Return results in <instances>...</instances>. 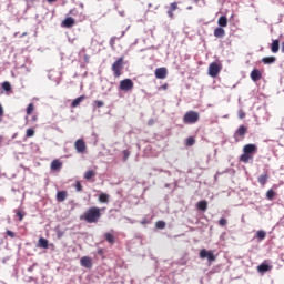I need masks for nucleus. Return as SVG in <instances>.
<instances>
[{"instance_id": "f257e3e1", "label": "nucleus", "mask_w": 284, "mask_h": 284, "mask_svg": "<svg viewBox=\"0 0 284 284\" xmlns=\"http://www.w3.org/2000/svg\"><path fill=\"white\" fill-rule=\"evenodd\" d=\"M80 219L81 221H85V223H99V220L101 219V209L97 206L89 207Z\"/></svg>"}, {"instance_id": "f03ea898", "label": "nucleus", "mask_w": 284, "mask_h": 284, "mask_svg": "<svg viewBox=\"0 0 284 284\" xmlns=\"http://www.w3.org/2000/svg\"><path fill=\"white\" fill-rule=\"evenodd\" d=\"M243 154L240 156V161L242 163H250V161L254 160V154H256V152H258V146H256V144H245L243 146Z\"/></svg>"}, {"instance_id": "7ed1b4c3", "label": "nucleus", "mask_w": 284, "mask_h": 284, "mask_svg": "<svg viewBox=\"0 0 284 284\" xmlns=\"http://www.w3.org/2000/svg\"><path fill=\"white\" fill-rule=\"evenodd\" d=\"M199 119L201 115L196 111H187L183 116V123L186 125H192L194 123H199Z\"/></svg>"}, {"instance_id": "20e7f679", "label": "nucleus", "mask_w": 284, "mask_h": 284, "mask_svg": "<svg viewBox=\"0 0 284 284\" xmlns=\"http://www.w3.org/2000/svg\"><path fill=\"white\" fill-rule=\"evenodd\" d=\"M125 58L120 57L115 62H113L111 70L113 72V75L115 79H119L121 77V70H123V61Z\"/></svg>"}, {"instance_id": "39448f33", "label": "nucleus", "mask_w": 284, "mask_h": 284, "mask_svg": "<svg viewBox=\"0 0 284 284\" xmlns=\"http://www.w3.org/2000/svg\"><path fill=\"white\" fill-rule=\"evenodd\" d=\"M222 65L217 62H212L210 65H209V71H207V74L209 77H212L213 79L219 77V74H221V70H222Z\"/></svg>"}, {"instance_id": "423d86ee", "label": "nucleus", "mask_w": 284, "mask_h": 284, "mask_svg": "<svg viewBox=\"0 0 284 284\" xmlns=\"http://www.w3.org/2000/svg\"><path fill=\"white\" fill-rule=\"evenodd\" d=\"M119 89L123 92H130L131 90H134V82L132 79H124L120 81Z\"/></svg>"}, {"instance_id": "0eeeda50", "label": "nucleus", "mask_w": 284, "mask_h": 284, "mask_svg": "<svg viewBox=\"0 0 284 284\" xmlns=\"http://www.w3.org/2000/svg\"><path fill=\"white\" fill-rule=\"evenodd\" d=\"M200 258H207L209 263H214L216 261V256H214V252L202 248L200 251Z\"/></svg>"}, {"instance_id": "6e6552de", "label": "nucleus", "mask_w": 284, "mask_h": 284, "mask_svg": "<svg viewBox=\"0 0 284 284\" xmlns=\"http://www.w3.org/2000/svg\"><path fill=\"white\" fill-rule=\"evenodd\" d=\"M74 148L79 154H85V151L88 150V145H85V141L83 139L77 140Z\"/></svg>"}, {"instance_id": "1a4fd4ad", "label": "nucleus", "mask_w": 284, "mask_h": 284, "mask_svg": "<svg viewBox=\"0 0 284 284\" xmlns=\"http://www.w3.org/2000/svg\"><path fill=\"white\" fill-rule=\"evenodd\" d=\"M245 134H247V126L245 125H240L239 129L234 133V139L235 141H239V136L241 139H244Z\"/></svg>"}, {"instance_id": "9d476101", "label": "nucleus", "mask_w": 284, "mask_h": 284, "mask_svg": "<svg viewBox=\"0 0 284 284\" xmlns=\"http://www.w3.org/2000/svg\"><path fill=\"white\" fill-rule=\"evenodd\" d=\"M80 265H81V267H85L87 270H92V265H93L92 257H90V256L81 257Z\"/></svg>"}, {"instance_id": "9b49d317", "label": "nucleus", "mask_w": 284, "mask_h": 284, "mask_svg": "<svg viewBox=\"0 0 284 284\" xmlns=\"http://www.w3.org/2000/svg\"><path fill=\"white\" fill-rule=\"evenodd\" d=\"M250 77L251 80L254 81V83H256L257 81H261V79H263V73L258 69H254L253 71H251Z\"/></svg>"}, {"instance_id": "f8f14e48", "label": "nucleus", "mask_w": 284, "mask_h": 284, "mask_svg": "<svg viewBox=\"0 0 284 284\" xmlns=\"http://www.w3.org/2000/svg\"><path fill=\"white\" fill-rule=\"evenodd\" d=\"M77 21L74 20V18L72 17H68L65 18L62 22H61V27L62 28H74Z\"/></svg>"}, {"instance_id": "ddd939ff", "label": "nucleus", "mask_w": 284, "mask_h": 284, "mask_svg": "<svg viewBox=\"0 0 284 284\" xmlns=\"http://www.w3.org/2000/svg\"><path fill=\"white\" fill-rule=\"evenodd\" d=\"M156 79H165L168 77V69L165 67L155 69Z\"/></svg>"}, {"instance_id": "4468645a", "label": "nucleus", "mask_w": 284, "mask_h": 284, "mask_svg": "<svg viewBox=\"0 0 284 284\" xmlns=\"http://www.w3.org/2000/svg\"><path fill=\"white\" fill-rule=\"evenodd\" d=\"M53 172H59L63 168V162H60L58 159L53 160L50 165Z\"/></svg>"}, {"instance_id": "2eb2a0df", "label": "nucleus", "mask_w": 284, "mask_h": 284, "mask_svg": "<svg viewBox=\"0 0 284 284\" xmlns=\"http://www.w3.org/2000/svg\"><path fill=\"white\" fill-rule=\"evenodd\" d=\"M58 203H63L68 199V191H59L55 195Z\"/></svg>"}, {"instance_id": "dca6fc26", "label": "nucleus", "mask_w": 284, "mask_h": 284, "mask_svg": "<svg viewBox=\"0 0 284 284\" xmlns=\"http://www.w3.org/2000/svg\"><path fill=\"white\" fill-rule=\"evenodd\" d=\"M214 37H216V39H223V37H225V29L221 27L215 28Z\"/></svg>"}, {"instance_id": "f3484780", "label": "nucleus", "mask_w": 284, "mask_h": 284, "mask_svg": "<svg viewBox=\"0 0 284 284\" xmlns=\"http://www.w3.org/2000/svg\"><path fill=\"white\" fill-rule=\"evenodd\" d=\"M83 101H85V95H80L79 98L72 101L71 108H78V105H81Z\"/></svg>"}, {"instance_id": "a211bd4d", "label": "nucleus", "mask_w": 284, "mask_h": 284, "mask_svg": "<svg viewBox=\"0 0 284 284\" xmlns=\"http://www.w3.org/2000/svg\"><path fill=\"white\" fill-rule=\"evenodd\" d=\"M38 247H42L43 250H48L49 242L45 240V237H40L38 241Z\"/></svg>"}, {"instance_id": "6ab92c4d", "label": "nucleus", "mask_w": 284, "mask_h": 284, "mask_svg": "<svg viewBox=\"0 0 284 284\" xmlns=\"http://www.w3.org/2000/svg\"><path fill=\"white\" fill-rule=\"evenodd\" d=\"M272 270V266L270 264L262 263L257 266V272L264 273V272H270Z\"/></svg>"}, {"instance_id": "aec40b11", "label": "nucleus", "mask_w": 284, "mask_h": 284, "mask_svg": "<svg viewBox=\"0 0 284 284\" xmlns=\"http://www.w3.org/2000/svg\"><path fill=\"white\" fill-rule=\"evenodd\" d=\"M220 28H227V17L221 16L217 20Z\"/></svg>"}, {"instance_id": "412c9836", "label": "nucleus", "mask_w": 284, "mask_h": 284, "mask_svg": "<svg viewBox=\"0 0 284 284\" xmlns=\"http://www.w3.org/2000/svg\"><path fill=\"white\" fill-rule=\"evenodd\" d=\"M280 44H281V41L278 40H274L271 44V51L276 54V52H278L280 50Z\"/></svg>"}, {"instance_id": "4be33fe9", "label": "nucleus", "mask_w": 284, "mask_h": 284, "mask_svg": "<svg viewBox=\"0 0 284 284\" xmlns=\"http://www.w3.org/2000/svg\"><path fill=\"white\" fill-rule=\"evenodd\" d=\"M262 63L265 65H271V63H276V57H265L262 59Z\"/></svg>"}, {"instance_id": "5701e85b", "label": "nucleus", "mask_w": 284, "mask_h": 284, "mask_svg": "<svg viewBox=\"0 0 284 284\" xmlns=\"http://www.w3.org/2000/svg\"><path fill=\"white\" fill-rule=\"evenodd\" d=\"M196 207L200 212H205V210H207V201L203 200L197 202Z\"/></svg>"}, {"instance_id": "b1692460", "label": "nucleus", "mask_w": 284, "mask_h": 284, "mask_svg": "<svg viewBox=\"0 0 284 284\" xmlns=\"http://www.w3.org/2000/svg\"><path fill=\"white\" fill-rule=\"evenodd\" d=\"M99 202L100 203H110V195L106 193L99 194Z\"/></svg>"}, {"instance_id": "393cba45", "label": "nucleus", "mask_w": 284, "mask_h": 284, "mask_svg": "<svg viewBox=\"0 0 284 284\" xmlns=\"http://www.w3.org/2000/svg\"><path fill=\"white\" fill-rule=\"evenodd\" d=\"M94 176H97V172H94V170H89L84 173V179L87 181H90L91 179H94Z\"/></svg>"}, {"instance_id": "a878e982", "label": "nucleus", "mask_w": 284, "mask_h": 284, "mask_svg": "<svg viewBox=\"0 0 284 284\" xmlns=\"http://www.w3.org/2000/svg\"><path fill=\"white\" fill-rule=\"evenodd\" d=\"M268 175L267 173H263L258 176L257 181L261 185H265L267 183Z\"/></svg>"}, {"instance_id": "bb28decb", "label": "nucleus", "mask_w": 284, "mask_h": 284, "mask_svg": "<svg viewBox=\"0 0 284 284\" xmlns=\"http://www.w3.org/2000/svg\"><path fill=\"white\" fill-rule=\"evenodd\" d=\"M276 196V192L274 191V190H268L267 192H266V199L268 200V201H274V197Z\"/></svg>"}, {"instance_id": "cd10ccee", "label": "nucleus", "mask_w": 284, "mask_h": 284, "mask_svg": "<svg viewBox=\"0 0 284 284\" xmlns=\"http://www.w3.org/2000/svg\"><path fill=\"white\" fill-rule=\"evenodd\" d=\"M104 236H105V240L108 241V243H110L111 245H114V234L105 233Z\"/></svg>"}, {"instance_id": "c85d7f7f", "label": "nucleus", "mask_w": 284, "mask_h": 284, "mask_svg": "<svg viewBox=\"0 0 284 284\" xmlns=\"http://www.w3.org/2000/svg\"><path fill=\"white\" fill-rule=\"evenodd\" d=\"M194 143H196V140L193 136H189L186 139V145L187 148H192V145H194Z\"/></svg>"}, {"instance_id": "c756f323", "label": "nucleus", "mask_w": 284, "mask_h": 284, "mask_svg": "<svg viewBox=\"0 0 284 284\" xmlns=\"http://www.w3.org/2000/svg\"><path fill=\"white\" fill-rule=\"evenodd\" d=\"M2 89L4 90V92H10V90H12V85L10 84V82H3Z\"/></svg>"}, {"instance_id": "7c9ffc66", "label": "nucleus", "mask_w": 284, "mask_h": 284, "mask_svg": "<svg viewBox=\"0 0 284 284\" xmlns=\"http://www.w3.org/2000/svg\"><path fill=\"white\" fill-rule=\"evenodd\" d=\"M32 112H34V103H29L27 106L28 116H30V114H32Z\"/></svg>"}, {"instance_id": "2f4dec72", "label": "nucleus", "mask_w": 284, "mask_h": 284, "mask_svg": "<svg viewBox=\"0 0 284 284\" xmlns=\"http://www.w3.org/2000/svg\"><path fill=\"white\" fill-rule=\"evenodd\" d=\"M256 236L260 239V241H263V239L267 236V233L265 231H257Z\"/></svg>"}, {"instance_id": "473e14b6", "label": "nucleus", "mask_w": 284, "mask_h": 284, "mask_svg": "<svg viewBox=\"0 0 284 284\" xmlns=\"http://www.w3.org/2000/svg\"><path fill=\"white\" fill-rule=\"evenodd\" d=\"M155 227H158V230H165V222L163 221H158L155 223Z\"/></svg>"}, {"instance_id": "72a5a7b5", "label": "nucleus", "mask_w": 284, "mask_h": 284, "mask_svg": "<svg viewBox=\"0 0 284 284\" xmlns=\"http://www.w3.org/2000/svg\"><path fill=\"white\" fill-rule=\"evenodd\" d=\"M26 136H27L28 139L34 136V129H27Z\"/></svg>"}, {"instance_id": "f704fd0d", "label": "nucleus", "mask_w": 284, "mask_h": 284, "mask_svg": "<svg viewBox=\"0 0 284 284\" xmlns=\"http://www.w3.org/2000/svg\"><path fill=\"white\" fill-rule=\"evenodd\" d=\"M118 39H119L118 37H112V38L110 39L109 43H110V47H111V48H114V45H116V40H118Z\"/></svg>"}, {"instance_id": "c9c22d12", "label": "nucleus", "mask_w": 284, "mask_h": 284, "mask_svg": "<svg viewBox=\"0 0 284 284\" xmlns=\"http://www.w3.org/2000/svg\"><path fill=\"white\" fill-rule=\"evenodd\" d=\"M169 10H171L172 12H174L175 10H179V3L176 2L171 3Z\"/></svg>"}, {"instance_id": "e433bc0d", "label": "nucleus", "mask_w": 284, "mask_h": 284, "mask_svg": "<svg viewBox=\"0 0 284 284\" xmlns=\"http://www.w3.org/2000/svg\"><path fill=\"white\" fill-rule=\"evenodd\" d=\"M122 154H123V161H128V159H130V151L129 150L122 151Z\"/></svg>"}, {"instance_id": "4c0bfd02", "label": "nucleus", "mask_w": 284, "mask_h": 284, "mask_svg": "<svg viewBox=\"0 0 284 284\" xmlns=\"http://www.w3.org/2000/svg\"><path fill=\"white\" fill-rule=\"evenodd\" d=\"M219 225L221 227H225V225H227V220H225V217H222L219 220Z\"/></svg>"}, {"instance_id": "58836bf2", "label": "nucleus", "mask_w": 284, "mask_h": 284, "mask_svg": "<svg viewBox=\"0 0 284 284\" xmlns=\"http://www.w3.org/2000/svg\"><path fill=\"white\" fill-rule=\"evenodd\" d=\"M75 190H77V192H83V185H81V182H77L75 183Z\"/></svg>"}, {"instance_id": "ea45409f", "label": "nucleus", "mask_w": 284, "mask_h": 284, "mask_svg": "<svg viewBox=\"0 0 284 284\" xmlns=\"http://www.w3.org/2000/svg\"><path fill=\"white\" fill-rule=\"evenodd\" d=\"M17 216L19 217V221H23V217L26 216V214L21 211H17Z\"/></svg>"}, {"instance_id": "a19ab883", "label": "nucleus", "mask_w": 284, "mask_h": 284, "mask_svg": "<svg viewBox=\"0 0 284 284\" xmlns=\"http://www.w3.org/2000/svg\"><path fill=\"white\" fill-rule=\"evenodd\" d=\"M94 104L97 105V108H103V105H104L103 101H101V100L94 101Z\"/></svg>"}, {"instance_id": "79ce46f5", "label": "nucleus", "mask_w": 284, "mask_h": 284, "mask_svg": "<svg viewBox=\"0 0 284 284\" xmlns=\"http://www.w3.org/2000/svg\"><path fill=\"white\" fill-rule=\"evenodd\" d=\"M237 115H239V119H245L246 116V114L243 112L242 109L237 112Z\"/></svg>"}, {"instance_id": "37998d69", "label": "nucleus", "mask_w": 284, "mask_h": 284, "mask_svg": "<svg viewBox=\"0 0 284 284\" xmlns=\"http://www.w3.org/2000/svg\"><path fill=\"white\" fill-rule=\"evenodd\" d=\"M7 235L10 236V239H14V236H17V235L14 234V232H12V231H10V230L7 231Z\"/></svg>"}, {"instance_id": "c03bdc74", "label": "nucleus", "mask_w": 284, "mask_h": 284, "mask_svg": "<svg viewBox=\"0 0 284 284\" xmlns=\"http://www.w3.org/2000/svg\"><path fill=\"white\" fill-rule=\"evenodd\" d=\"M69 14H71L72 17H77V14H78L77 9H71V10L69 11Z\"/></svg>"}, {"instance_id": "a18cd8bd", "label": "nucleus", "mask_w": 284, "mask_h": 284, "mask_svg": "<svg viewBox=\"0 0 284 284\" xmlns=\"http://www.w3.org/2000/svg\"><path fill=\"white\" fill-rule=\"evenodd\" d=\"M168 17H170L171 19H174V11L172 10H168Z\"/></svg>"}, {"instance_id": "49530a36", "label": "nucleus", "mask_w": 284, "mask_h": 284, "mask_svg": "<svg viewBox=\"0 0 284 284\" xmlns=\"http://www.w3.org/2000/svg\"><path fill=\"white\" fill-rule=\"evenodd\" d=\"M3 114H4L3 105H1V103H0V119L3 116Z\"/></svg>"}, {"instance_id": "de8ad7c7", "label": "nucleus", "mask_w": 284, "mask_h": 284, "mask_svg": "<svg viewBox=\"0 0 284 284\" xmlns=\"http://www.w3.org/2000/svg\"><path fill=\"white\" fill-rule=\"evenodd\" d=\"M38 119H39V118H38L37 115H33V116H32V121H38Z\"/></svg>"}, {"instance_id": "09e8293b", "label": "nucleus", "mask_w": 284, "mask_h": 284, "mask_svg": "<svg viewBox=\"0 0 284 284\" xmlns=\"http://www.w3.org/2000/svg\"><path fill=\"white\" fill-rule=\"evenodd\" d=\"M49 3H54L57 0H47Z\"/></svg>"}, {"instance_id": "8fccbe9b", "label": "nucleus", "mask_w": 284, "mask_h": 284, "mask_svg": "<svg viewBox=\"0 0 284 284\" xmlns=\"http://www.w3.org/2000/svg\"><path fill=\"white\" fill-rule=\"evenodd\" d=\"M282 52L284 54V42H282Z\"/></svg>"}, {"instance_id": "3c124183", "label": "nucleus", "mask_w": 284, "mask_h": 284, "mask_svg": "<svg viewBox=\"0 0 284 284\" xmlns=\"http://www.w3.org/2000/svg\"><path fill=\"white\" fill-rule=\"evenodd\" d=\"M29 272H32V267L29 268Z\"/></svg>"}, {"instance_id": "603ef678", "label": "nucleus", "mask_w": 284, "mask_h": 284, "mask_svg": "<svg viewBox=\"0 0 284 284\" xmlns=\"http://www.w3.org/2000/svg\"><path fill=\"white\" fill-rule=\"evenodd\" d=\"M195 1H199V0H195Z\"/></svg>"}]
</instances>
